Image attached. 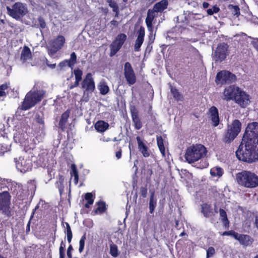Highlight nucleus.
Wrapping results in <instances>:
<instances>
[{
  "mask_svg": "<svg viewBox=\"0 0 258 258\" xmlns=\"http://www.w3.org/2000/svg\"><path fill=\"white\" fill-rule=\"evenodd\" d=\"M236 155L239 160L244 162L252 163L258 160V140L257 142L243 138Z\"/></svg>",
  "mask_w": 258,
  "mask_h": 258,
  "instance_id": "obj_1",
  "label": "nucleus"
},
{
  "mask_svg": "<svg viewBox=\"0 0 258 258\" xmlns=\"http://www.w3.org/2000/svg\"><path fill=\"white\" fill-rule=\"evenodd\" d=\"M206 148L201 144L192 145L188 147L184 155L185 160L189 164L202 160L207 155Z\"/></svg>",
  "mask_w": 258,
  "mask_h": 258,
  "instance_id": "obj_2",
  "label": "nucleus"
},
{
  "mask_svg": "<svg viewBox=\"0 0 258 258\" xmlns=\"http://www.w3.org/2000/svg\"><path fill=\"white\" fill-rule=\"evenodd\" d=\"M27 126L25 123L16 126V133L14 135V139L16 143H19L26 151L34 148V145L31 140H29L26 134Z\"/></svg>",
  "mask_w": 258,
  "mask_h": 258,
  "instance_id": "obj_3",
  "label": "nucleus"
},
{
  "mask_svg": "<svg viewBox=\"0 0 258 258\" xmlns=\"http://www.w3.org/2000/svg\"><path fill=\"white\" fill-rule=\"evenodd\" d=\"M238 184L247 188H254L258 186V176L253 172L243 171L236 175Z\"/></svg>",
  "mask_w": 258,
  "mask_h": 258,
  "instance_id": "obj_4",
  "label": "nucleus"
},
{
  "mask_svg": "<svg viewBox=\"0 0 258 258\" xmlns=\"http://www.w3.org/2000/svg\"><path fill=\"white\" fill-rule=\"evenodd\" d=\"M44 94L42 90L35 91H30L28 93L23 102L22 108L24 110H27L33 106L38 101L42 99Z\"/></svg>",
  "mask_w": 258,
  "mask_h": 258,
  "instance_id": "obj_5",
  "label": "nucleus"
},
{
  "mask_svg": "<svg viewBox=\"0 0 258 258\" xmlns=\"http://www.w3.org/2000/svg\"><path fill=\"white\" fill-rule=\"evenodd\" d=\"M241 128V123L238 119L234 120L231 124L228 125L225 133L223 142L227 143H231L240 133Z\"/></svg>",
  "mask_w": 258,
  "mask_h": 258,
  "instance_id": "obj_6",
  "label": "nucleus"
},
{
  "mask_svg": "<svg viewBox=\"0 0 258 258\" xmlns=\"http://www.w3.org/2000/svg\"><path fill=\"white\" fill-rule=\"evenodd\" d=\"M8 14L16 20L20 19L28 13V10L25 5L21 3H16L11 8L7 7Z\"/></svg>",
  "mask_w": 258,
  "mask_h": 258,
  "instance_id": "obj_7",
  "label": "nucleus"
},
{
  "mask_svg": "<svg viewBox=\"0 0 258 258\" xmlns=\"http://www.w3.org/2000/svg\"><path fill=\"white\" fill-rule=\"evenodd\" d=\"M12 190V192L19 200H23L24 196V192L22 191V187L20 184H16L14 187L12 184L9 183L7 180L5 179H0V190L4 191L7 189Z\"/></svg>",
  "mask_w": 258,
  "mask_h": 258,
  "instance_id": "obj_8",
  "label": "nucleus"
},
{
  "mask_svg": "<svg viewBox=\"0 0 258 258\" xmlns=\"http://www.w3.org/2000/svg\"><path fill=\"white\" fill-rule=\"evenodd\" d=\"M10 196L8 191L4 190L0 193V213L9 216L11 214L10 210Z\"/></svg>",
  "mask_w": 258,
  "mask_h": 258,
  "instance_id": "obj_9",
  "label": "nucleus"
},
{
  "mask_svg": "<svg viewBox=\"0 0 258 258\" xmlns=\"http://www.w3.org/2000/svg\"><path fill=\"white\" fill-rule=\"evenodd\" d=\"M245 139L253 140L257 142L258 122H253L248 124L243 137Z\"/></svg>",
  "mask_w": 258,
  "mask_h": 258,
  "instance_id": "obj_10",
  "label": "nucleus"
},
{
  "mask_svg": "<svg viewBox=\"0 0 258 258\" xmlns=\"http://www.w3.org/2000/svg\"><path fill=\"white\" fill-rule=\"evenodd\" d=\"M65 42V38L62 35H58L56 38L51 40L50 48L48 49L49 55H53L61 49L64 46Z\"/></svg>",
  "mask_w": 258,
  "mask_h": 258,
  "instance_id": "obj_11",
  "label": "nucleus"
},
{
  "mask_svg": "<svg viewBox=\"0 0 258 258\" xmlns=\"http://www.w3.org/2000/svg\"><path fill=\"white\" fill-rule=\"evenodd\" d=\"M126 39V35L124 34H120L116 36L115 39L110 46V56L114 55L119 51Z\"/></svg>",
  "mask_w": 258,
  "mask_h": 258,
  "instance_id": "obj_12",
  "label": "nucleus"
},
{
  "mask_svg": "<svg viewBox=\"0 0 258 258\" xmlns=\"http://www.w3.org/2000/svg\"><path fill=\"white\" fill-rule=\"evenodd\" d=\"M236 76L229 71H223L219 72L216 76L217 84H223L226 83H231L236 80Z\"/></svg>",
  "mask_w": 258,
  "mask_h": 258,
  "instance_id": "obj_13",
  "label": "nucleus"
},
{
  "mask_svg": "<svg viewBox=\"0 0 258 258\" xmlns=\"http://www.w3.org/2000/svg\"><path fill=\"white\" fill-rule=\"evenodd\" d=\"M81 88L84 90V94L92 93L95 88V82L91 73H88L81 83Z\"/></svg>",
  "mask_w": 258,
  "mask_h": 258,
  "instance_id": "obj_14",
  "label": "nucleus"
},
{
  "mask_svg": "<svg viewBox=\"0 0 258 258\" xmlns=\"http://www.w3.org/2000/svg\"><path fill=\"white\" fill-rule=\"evenodd\" d=\"M17 169L22 173H25L31 169L32 163L29 159L24 157H20L18 159H15Z\"/></svg>",
  "mask_w": 258,
  "mask_h": 258,
  "instance_id": "obj_15",
  "label": "nucleus"
},
{
  "mask_svg": "<svg viewBox=\"0 0 258 258\" xmlns=\"http://www.w3.org/2000/svg\"><path fill=\"white\" fill-rule=\"evenodd\" d=\"M228 46L225 43L219 44L214 52V57L216 61L223 60L228 55Z\"/></svg>",
  "mask_w": 258,
  "mask_h": 258,
  "instance_id": "obj_16",
  "label": "nucleus"
},
{
  "mask_svg": "<svg viewBox=\"0 0 258 258\" xmlns=\"http://www.w3.org/2000/svg\"><path fill=\"white\" fill-rule=\"evenodd\" d=\"M240 90L241 89L236 86H230L225 88L223 93L224 97L223 99L226 100H235Z\"/></svg>",
  "mask_w": 258,
  "mask_h": 258,
  "instance_id": "obj_17",
  "label": "nucleus"
},
{
  "mask_svg": "<svg viewBox=\"0 0 258 258\" xmlns=\"http://www.w3.org/2000/svg\"><path fill=\"white\" fill-rule=\"evenodd\" d=\"M124 74L127 83L133 85L136 83V77L130 63L127 62L124 64Z\"/></svg>",
  "mask_w": 258,
  "mask_h": 258,
  "instance_id": "obj_18",
  "label": "nucleus"
},
{
  "mask_svg": "<svg viewBox=\"0 0 258 258\" xmlns=\"http://www.w3.org/2000/svg\"><path fill=\"white\" fill-rule=\"evenodd\" d=\"M235 101L241 107H245L250 103L249 96L241 90L239 94L236 97Z\"/></svg>",
  "mask_w": 258,
  "mask_h": 258,
  "instance_id": "obj_19",
  "label": "nucleus"
},
{
  "mask_svg": "<svg viewBox=\"0 0 258 258\" xmlns=\"http://www.w3.org/2000/svg\"><path fill=\"white\" fill-rule=\"evenodd\" d=\"M209 116L213 125L214 126H217L219 123V117L218 109L215 107L212 106L209 109L208 112Z\"/></svg>",
  "mask_w": 258,
  "mask_h": 258,
  "instance_id": "obj_20",
  "label": "nucleus"
},
{
  "mask_svg": "<svg viewBox=\"0 0 258 258\" xmlns=\"http://www.w3.org/2000/svg\"><path fill=\"white\" fill-rule=\"evenodd\" d=\"M138 37L137 39L136 40L135 46H134V51H139L140 50V47L142 46L145 37V30L143 28H141L140 30L137 32Z\"/></svg>",
  "mask_w": 258,
  "mask_h": 258,
  "instance_id": "obj_21",
  "label": "nucleus"
},
{
  "mask_svg": "<svg viewBox=\"0 0 258 258\" xmlns=\"http://www.w3.org/2000/svg\"><path fill=\"white\" fill-rule=\"evenodd\" d=\"M137 141L138 149L144 157H148L150 155V151L146 145L143 142L140 137H137Z\"/></svg>",
  "mask_w": 258,
  "mask_h": 258,
  "instance_id": "obj_22",
  "label": "nucleus"
},
{
  "mask_svg": "<svg viewBox=\"0 0 258 258\" xmlns=\"http://www.w3.org/2000/svg\"><path fill=\"white\" fill-rule=\"evenodd\" d=\"M155 12L152 10H149L147 13V16L146 19V24L147 29L151 34L153 33V27L152 26L153 21L155 17Z\"/></svg>",
  "mask_w": 258,
  "mask_h": 258,
  "instance_id": "obj_23",
  "label": "nucleus"
},
{
  "mask_svg": "<svg viewBox=\"0 0 258 258\" xmlns=\"http://www.w3.org/2000/svg\"><path fill=\"white\" fill-rule=\"evenodd\" d=\"M131 115L135 127L140 130L142 127V123L138 115V112L135 107L131 109Z\"/></svg>",
  "mask_w": 258,
  "mask_h": 258,
  "instance_id": "obj_24",
  "label": "nucleus"
},
{
  "mask_svg": "<svg viewBox=\"0 0 258 258\" xmlns=\"http://www.w3.org/2000/svg\"><path fill=\"white\" fill-rule=\"evenodd\" d=\"M236 239L238 240L239 243L244 246H248L252 244L253 239L247 235L239 234L238 233L237 237Z\"/></svg>",
  "mask_w": 258,
  "mask_h": 258,
  "instance_id": "obj_25",
  "label": "nucleus"
},
{
  "mask_svg": "<svg viewBox=\"0 0 258 258\" xmlns=\"http://www.w3.org/2000/svg\"><path fill=\"white\" fill-rule=\"evenodd\" d=\"M32 55L30 49L27 46H24L21 52L20 60L23 62H25L27 60L32 58Z\"/></svg>",
  "mask_w": 258,
  "mask_h": 258,
  "instance_id": "obj_26",
  "label": "nucleus"
},
{
  "mask_svg": "<svg viewBox=\"0 0 258 258\" xmlns=\"http://www.w3.org/2000/svg\"><path fill=\"white\" fill-rule=\"evenodd\" d=\"M168 4L167 0H161L154 5L152 10L155 13L162 12L167 8Z\"/></svg>",
  "mask_w": 258,
  "mask_h": 258,
  "instance_id": "obj_27",
  "label": "nucleus"
},
{
  "mask_svg": "<svg viewBox=\"0 0 258 258\" xmlns=\"http://www.w3.org/2000/svg\"><path fill=\"white\" fill-rule=\"evenodd\" d=\"M109 127V124L103 120H99L95 124V128L97 132L103 133Z\"/></svg>",
  "mask_w": 258,
  "mask_h": 258,
  "instance_id": "obj_28",
  "label": "nucleus"
},
{
  "mask_svg": "<svg viewBox=\"0 0 258 258\" xmlns=\"http://www.w3.org/2000/svg\"><path fill=\"white\" fill-rule=\"evenodd\" d=\"M71 174L72 177H74V178H72L71 180H72V181L75 185L77 184L79 179V175L75 164H73L71 165Z\"/></svg>",
  "mask_w": 258,
  "mask_h": 258,
  "instance_id": "obj_29",
  "label": "nucleus"
},
{
  "mask_svg": "<svg viewBox=\"0 0 258 258\" xmlns=\"http://www.w3.org/2000/svg\"><path fill=\"white\" fill-rule=\"evenodd\" d=\"M223 173L222 169L219 167H214L210 170V174L214 177H220Z\"/></svg>",
  "mask_w": 258,
  "mask_h": 258,
  "instance_id": "obj_30",
  "label": "nucleus"
},
{
  "mask_svg": "<svg viewBox=\"0 0 258 258\" xmlns=\"http://www.w3.org/2000/svg\"><path fill=\"white\" fill-rule=\"evenodd\" d=\"M69 115V112L68 111H66L62 114L61 119L59 122V126L61 128L63 129L65 127V125Z\"/></svg>",
  "mask_w": 258,
  "mask_h": 258,
  "instance_id": "obj_31",
  "label": "nucleus"
},
{
  "mask_svg": "<svg viewBox=\"0 0 258 258\" xmlns=\"http://www.w3.org/2000/svg\"><path fill=\"white\" fill-rule=\"evenodd\" d=\"M157 142L160 152L163 156H165V149L164 146L163 140L161 136L157 137Z\"/></svg>",
  "mask_w": 258,
  "mask_h": 258,
  "instance_id": "obj_32",
  "label": "nucleus"
},
{
  "mask_svg": "<svg viewBox=\"0 0 258 258\" xmlns=\"http://www.w3.org/2000/svg\"><path fill=\"white\" fill-rule=\"evenodd\" d=\"M99 90L101 94L105 95L109 91V87L104 81H101L99 85Z\"/></svg>",
  "mask_w": 258,
  "mask_h": 258,
  "instance_id": "obj_33",
  "label": "nucleus"
},
{
  "mask_svg": "<svg viewBox=\"0 0 258 258\" xmlns=\"http://www.w3.org/2000/svg\"><path fill=\"white\" fill-rule=\"evenodd\" d=\"M156 206V200L154 198V192H153L151 195L149 202L150 213H152Z\"/></svg>",
  "mask_w": 258,
  "mask_h": 258,
  "instance_id": "obj_34",
  "label": "nucleus"
},
{
  "mask_svg": "<svg viewBox=\"0 0 258 258\" xmlns=\"http://www.w3.org/2000/svg\"><path fill=\"white\" fill-rule=\"evenodd\" d=\"M67 61H68V66L73 69L74 65L77 62V56L74 52L71 54L70 58L69 60H67Z\"/></svg>",
  "mask_w": 258,
  "mask_h": 258,
  "instance_id": "obj_35",
  "label": "nucleus"
},
{
  "mask_svg": "<svg viewBox=\"0 0 258 258\" xmlns=\"http://www.w3.org/2000/svg\"><path fill=\"white\" fill-rule=\"evenodd\" d=\"M202 212L204 216L206 217H209L211 216L212 210L209 205L207 204H203L202 207Z\"/></svg>",
  "mask_w": 258,
  "mask_h": 258,
  "instance_id": "obj_36",
  "label": "nucleus"
},
{
  "mask_svg": "<svg viewBox=\"0 0 258 258\" xmlns=\"http://www.w3.org/2000/svg\"><path fill=\"white\" fill-rule=\"evenodd\" d=\"M219 213L220 216L221 218V220L224 224V225L225 226H227L228 225L229 221L228 220L227 217V214L226 212L222 209H220L219 210Z\"/></svg>",
  "mask_w": 258,
  "mask_h": 258,
  "instance_id": "obj_37",
  "label": "nucleus"
},
{
  "mask_svg": "<svg viewBox=\"0 0 258 258\" xmlns=\"http://www.w3.org/2000/svg\"><path fill=\"white\" fill-rule=\"evenodd\" d=\"M85 198L87 201V203L85 204V207L89 208L90 205L93 204L94 202L93 195L91 193L88 192L86 194Z\"/></svg>",
  "mask_w": 258,
  "mask_h": 258,
  "instance_id": "obj_38",
  "label": "nucleus"
},
{
  "mask_svg": "<svg viewBox=\"0 0 258 258\" xmlns=\"http://www.w3.org/2000/svg\"><path fill=\"white\" fill-rule=\"evenodd\" d=\"M228 9L230 10L232 14L238 17L240 14V10L237 6H233L230 5L228 6Z\"/></svg>",
  "mask_w": 258,
  "mask_h": 258,
  "instance_id": "obj_39",
  "label": "nucleus"
},
{
  "mask_svg": "<svg viewBox=\"0 0 258 258\" xmlns=\"http://www.w3.org/2000/svg\"><path fill=\"white\" fill-rule=\"evenodd\" d=\"M110 254L114 257L118 255L117 246L114 244H111L110 245Z\"/></svg>",
  "mask_w": 258,
  "mask_h": 258,
  "instance_id": "obj_40",
  "label": "nucleus"
},
{
  "mask_svg": "<svg viewBox=\"0 0 258 258\" xmlns=\"http://www.w3.org/2000/svg\"><path fill=\"white\" fill-rule=\"evenodd\" d=\"M108 3L109 6L112 9L113 11L115 13V16L117 17L118 15V8L117 4L112 0H108Z\"/></svg>",
  "mask_w": 258,
  "mask_h": 258,
  "instance_id": "obj_41",
  "label": "nucleus"
},
{
  "mask_svg": "<svg viewBox=\"0 0 258 258\" xmlns=\"http://www.w3.org/2000/svg\"><path fill=\"white\" fill-rule=\"evenodd\" d=\"M74 74L75 77V81L80 82L82 79L83 72L81 70L77 69L74 70Z\"/></svg>",
  "mask_w": 258,
  "mask_h": 258,
  "instance_id": "obj_42",
  "label": "nucleus"
},
{
  "mask_svg": "<svg viewBox=\"0 0 258 258\" xmlns=\"http://www.w3.org/2000/svg\"><path fill=\"white\" fill-rule=\"evenodd\" d=\"M171 92L174 98L177 100H181L182 98V97L179 94L178 91L174 88H171Z\"/></svg>",
  "mask_w": 258,
  "mask_h": 258,
  "instance_id": "obj_43",
  "label": "nucleus"
},
{
  "mask_svg": "<svg viewBox=\"0 0 258 258\" xmlns=\"http://www.w3.org/2000/svg\"><path fill=\"white\" fill-rule=\"evenodd\" d=\"M86 239V234H84L82 237L81 238L79 241V251L81 253L83 251L84 246H85V241Z\"/></svg>",
  "mask_w": 258,
  "mask_h": 258,
  "instance_id": "obj_44",
  "label": "nucleus"
},
{
  "mask_svg": "<svg viewBox=\"0 0 258 258\" xmlns=\"http://www.w3.org/2000/svg\"><path fill=\"white\" fill-rule=\"evenodd\" d=\"M65 244L63 241H61L60 246L59 249V258H64L65 255Z\"/></svg>",
  "mask_w": 258,
  "mask_h": 258,
  "instance_id": "obj_45",
  "label": "nucleus"
},
{
  "mask_svg": "<svg viewBox=\"0 0 258 258\" xmlns=\"http://www.w3.org/2000/svg\"><path fill=\"white\" fill-rule=\"evenodd\" d=\"M221 234L223 236H230L234 237L236 239V237H237L238 233L235 232L233 230H230L228 231H225Z\"/></svg>",
  "mask_w": 258,
  "mask_h": 258,
  "instance_id": "obj_46",
  "label": "nucleus"
},
{
  "mask_svg": "<svg viewBox=\"0 0 258 258\" xmlns=\"http://www.w3.org/2000/svg\"><path fill=\"white\" fill-rule=\"evenodd\" d=\"M219 10L220 9L218 7H217L216 6H214L212 8L208 9L207 12L209 15H212L214 13L218 12Z\"/></svg>",
  "mask_w": 258,
  "mask_h": 258,
  "instance_id": "obj_47",
  "label": "nucleus"
},
{
  "mask_svg": "<svg viewBox=\"0 0 258 258\" xmlns=\"http://www.w3.org/2000/svg\"><path fill=\"white\" fill-rule=\"evenodd\" d=\"M215 253V250L214 247L211 246L208 248L207 250V258H209L212 256Z\"/></svg>",
  "mask_w": 258,
  "mask_h": 258,
  "instance_id": "obj_48",
  "label": "nucleus"
},
{
  "mask_svg": "<svg viewBox=\"0 0 258 258\" xmlns=\"http://www.w3.org/2000/svg\"><path fill=\"white\" fill-rule=\"evenodd\" d=\"M105 210V205L103 202L98 203V207L97 209V211L100 213H103Z\"/></svg>",
  "mask_w": 258,
  "mask_h": 258,
  "instance_id": "obj_49",
  "label": "nucleus"
},
{
  "mask_svg": "<svg viewBox=\"0 0 258 258\" xmlns=\"http://www.w3.org/2000/svg\"><path fill=\"white\" fill-rule=\"evenodd\" d=\"M35 118L38 123L42 125L44 124V120L42 115L39 114H36Z\"/></svg>",
  "mask_w": 258,
  "mask_h": 258,
  "instance_id": "obj_50",
  "label": "nucleus"
},
{
  "mask_svg": "<svg viewBox=\"0 0 258 258\" xmlns=\"http://www.w3.org/2000/svg\"><path fill=\"white\" fill-rule=\"evenodd\" d=\"M38 21L40 27L42 29L44 28L46 26V24L44 20L42 18H40L38 19Z\"/></svg>",
  "mask_w": 258,
  "mask_h": 258,
  "instance_id": "obj_51",
  "label": "nucleus"
},
{
  "mask_svg": "<svg viewBox=\"0 0 258 258\" xmlns=\"http://www.w3.org/2000/svg\"><path fill=\"white\" fill-rule=\"evenodd\" d=\"M141 194L143 198H146L147 195V189L146 187L141 188Z\"/></svg>",
  "mask_w": 258,
  "mask_h": 258,
  "instance_id": "obj_52",
  "label": "nucleus"
},
{
  "mask_svg": "<svg viewBox=\"0 0 258 258\" xmlns=\"http://www.w3.org/2000/svg\"><path fill=\"white\" fill-rule=\"evenodd\" d=\"M73 250V247L72 245H70L69 247L68 248L67 250V256L69 258H72V251Z\"/></svg>",
  "mask_w": 258,
  "mask_h": 258,
  "instance_id": "obj_53",
  "label": "nucleus"
},
{
  "mask_svg": "<svg viewBox=\"0 0 258 258\" xmlns=\"http://www.w3.org/2000/svg\"><path fill=\"white\" fill-rule=\"evenodd\" d=\"M252 44L253 45V46L255 48V49L257 51H258V39H254L252 41Z\"/></svg>",
  "mask_w": 258,
  "mask_h": 258,
  "instance_id": "obj_54",
  "label": "nucleus"
},
{
  "mask_svg": "<svg viewBox=\"0 0 258 258\" xmlns=\"http://www.w3.org/2000/svg\"><path fill=\"white\" fill-rule=\"evenodd\" d=\"M67 234L68 241L70 243L71 242L73 237L72 232V231H68L67 232Z\"/></svg>",
  "mask_w": 258,
  "mask_h": 258,
  "instance_id": "obj_55",
  "label": "nucleus"
},
{
  "mask_svg": "<svg viewBox=\"0 0 258 258\" xmlns=\"http://www.w3.org/2000/svg\"><path fill=\"white\" fill-rule=\"evenodd\" d=\"M59 183L60 185H58V187L59 189V192L61 194L63 190V182L62 180H60V181H59Z\"/></svg>",
  "mask_w": 258,
  "mask_h": 258,
  "instance_id": "obj_56",
  "label": "nucleus"
},
{
  "mask_svg": "<svg viewBox=\"0 0 258 258\" xmlns=\"http://www.w3.org/2000/svg\"><path fill=\"white\" fill-rule=\"evenodd\" d=\"M9 87V84H5L0 86V90L5 91Z\"/></svg>",
  "mask_w": 258,
  "mask_h": 258,
  "instance_id": "obj_57",
  "label": "nucleus"
},
{
  "mask_svg": "<svg viewBox=\"0 0 258 258\" xmlns=\"http://www.w3.org/2000/svg\"><path fill=\"white\" fill-rule=\"evenodd\" d=\"M58 66L61 68L66 67L67 66H68V61H67V60L62 61L59 63Z\"/></svg>",
  "mask_w": 258,
  "mask_h": 258,
  "instance_id": "obj_58",
  "label": "nucleus"
},
{
  "mask_svg": "<svg viewBox=\"0 0 258 258\" xmlns=\"http://www.w3.org/2000/svg\"><path fill=\"white\" fill-rule=\"evenodd\" d=\"M46 65L49 68H50L51 69H54L55 68V66H56V64L55 63H53V64L49 63V62L47 60L46 61Z\"/></svg>",
  "mask_w": 258,
  "mask_h": 258,
  "instance_id": "obj_59",
  "label": "nucleus"
},
{
  "mask_svg": "<svg viewBox=\"0 0 258 258\" xmlns=\"http://www.w3.org/2000/svg\"><path fill=\"white\" fill-rule=\"evenodd\" d=\"M100 140L104 142H108L111 141L110 139L109 138H105L104 137H102L100 139Z\"/></svg>",
  "mask_w": 258,
  "mask_h": 258,
  "instance_id": "obj_60",
  "label": "nucleus"
},
{
  "mask_svg": "<svg viewBox=\"0 0 258 258\" xmlns=\"http://www.w3.org/2000/svg\"><path fill=\"white\" fill-rule=\"evenodd\" d=\"M79 83L80 82L75 81L74 84L70 87V89H72L75 87H77L79 85Z\"/></svg>",
  "mask_w": 258,
  "mask_h": 258,
  "instance_id": "obj_61",
  "label": "nucleus"
},
{
  "mask_svg": "<svg viewBox=\"0 0 258 258\" xmlns=\"http://www.w3.org/2000/svg\"><path fill=\"white\" fill-rule=\"evenodd\" d=\"M115 156H116V157L117 158V159H120L121 157V151H117L116 153Z\"/></svg>",
  "mask_w": 258,
  "mask_h": 258,
  "instance_id": "obj_62",
  "label": "nucleus"
},
{
  "mask_svg": "<svg viewBox=\"0 0 258 258\" xmlns=\"http://www.w3.org/2000/svg\"><path fill=\"white\" fill-rule=\"evenodd\" d=\"M0 150H1L0 152V155L3 154L6 151V149L5 148H4L3 145H0Z\"/></svg>",
  "mask_w": 258,
  "mask_h": 258,
  "instance_id": "obj_63",
  "label": "nucleus"
},
{
  "mask_svg": "<svg viewBox=\"0 0 258 258\" xmlns=\"http://www.w3.org/2000/svg\"><path fill=\"white\" fill-rule=\"evenodd\" d=\"M4 124H0V129H1V131H0V135L1 136H3V133L4 132Z\"/></svg>",
  "mask_w": 258,
  "mask_h": 258,
  "instance_id": "obj_64",
  "label": "nucleus"
}]
</instances>
